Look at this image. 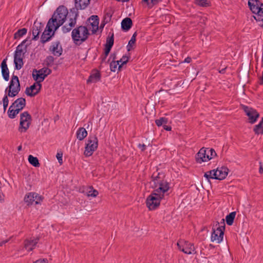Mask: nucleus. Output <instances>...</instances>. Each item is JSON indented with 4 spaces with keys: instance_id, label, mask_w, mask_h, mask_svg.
<instances>
[{
    "instance_id": "14",
    "label": "nucleus",
    "mask_w": 263,
    "mask_h": 263,
    "mask_svg": "<svg viewBox=\"0 0 263 263\" xmlns=\"http://www.w3.org/2000/svg\"><path fill=\"white\" fill-rule=\"evenodd\" d=\"M36 81L37 82L34 83V84L26 88L25 90V93L27 96L30 97H34L40 91L42 87V85L41 82H39V81Z\"/></svg>"
},
{
    "instance_id": "41",
    "label": "nucleus",
    "mask_w": 263,
    "mask_h": 263,
    "mask_svg": "<svg viewBox=\"0 0 263 263\" xmlns=\"http://www.w3.org/2000/svg\"><path fill=\"white\" fill-rule=\"evenodd\" d=\"M98 194L99 193L97 190H94L92 187H90V191L87 193V196L95 197L98 195Z\"/></svg>"
},
{
    "instance_id": "10",
    "label": "nucleus",
    "mask_w": 263,
    "mask_h": 263,
    "mask_svg": "<svg viewBox=\"0 0 263 263\" xmlns=\"http://www.w3.org/2000/svg\"><path fill=\"white\" fill-rule=\"evenodd\" d=\"M43 198L36 193L31 192L26 194L24 197V201L27 205L41 204Z\"/></svg>"
},
{
    "instance_id": "47",
    "label": "nucleus",
    "mask_w": 263,
    "mask_h": 263,
    "mask_svg": "<svg viewBox=\"0 0 263 263\" xmlns=\"http://www.w3.org/2000/svg\"><path fill=\"white\" fill-rule=\"evenodd\" d=\"M111 48H109L107 46H105V57H104V59L108 55V54H109L110 50H111Z\"/></svg>"
},
{
    "instance_id": "60",
    "label": "nucleus",
    "mask_w": 263,
    "mask_h": 263,
    "mask_svg": "<svg viewBox=\"0 0 263 263\" xmlns=\"http://www.w3.org/2000/svg\"><path fill=\"white\" fill-rule=\"evenodd\" d=\"M3 245V243H2V241L0 242V247L2 246Z\"/></svg>"
},
{
    "instance_id": "16",
    "label": "nucleus",
    "mask_w": 263,
    "mask_h": 263,
    "mask_svg": "<svg viewBox=\"0 0 263 263\" xmlns=\"http://www.w3.org/2000/svg\"><path fill=\"white\" fill-rule=\"evenodd\" d=\"M49 51L55 56L60 57L63 52V49L59 41L53 42L49 48Z\"/></svg>"
},
{
    "instance_id": "34",
    "label": "nucleus",
    "mask_w": 263,
    "mask_h": 263,
    "mask_svg": "<svg viewBox=\"0 0 263 263\" xmlns=\"http://www.w3.org/2000/svg\"><path fill=\"white\" fill-rule=\"evenodd\" d=\"M137 35V33L135 32L133 36H132L130 40H129L128 45L127 46L128 51L130 50V49L133 47L134 46L135 42H136V37Z\"/></svg>"
},
{
    "instance_id": "31",
    "label": "nucleus",
    "mask_w": 263,
    "mask_h": 263,
    "mask_svg": "<svg viewBox=\"0 0 263 263\" xmlns=\"http://www.w3.org/2000/svg\"><path fill=\"white\" fill-rule=\"evenodd\" d=\"M235 215L236 212H233L226 216V222L229 226H231L233 224Z\"/></svg>"
},
{
    "instance_id": "45",
    "label": "nucleus",
    "mask_w": 263,
    "mask_h": 263,
    "mask_svg": "<svg viewBox=\"0 0 263 263\" xmlns=\"http://www.w3.org/2000/svg\"><path fill=\"white\" fill-rule=\"evenodd\" d=\"M62 156H63V154L62 153L60 154V153H57V154L56 155L57 158L59 162L61 164H62V163H63Z\"/></svg>"
},
{
    "instance_id": "23",
    "label": "nucleus",
    "mask_w": 263,
    "mask_h": 263,
    "mask_svg": "<svg viewBox=\"0 0 263 263\" xmlns=\"http://www.w3.org/2000/svg\"><path fill=\"white\" fill-rule=\"evenodd\" d=\"M7 59L3 60L1 63L2 73L4 80L6 81L9 79V71L6 63Z\"/></svg>"
},
{
    "instance_id": "28",
    "label": "nucleus",
    "mask_w": 263,
    "mask_h": 263,
    "mask_svg": "<svg viewBox=\"0 0 263 263\" xmlns=\"http://www.w3.org/2000/svg\"><path fill=\"white\" fill-rule=\"evenodd\" d=\"M26 42V40L23 41L22 43L17 46L16 47V50L15 51L14 54L17 55H23L25 52L26 51V46H24V44Z\"/></svg>"
},
{
    "instance_id": "25",
    "label": "nucleus",
    "mask_w": 263,
    "mask_h": 263,
    "mask_svg": "<svg viewBox=\"0 0 263 263\" xmlns=\"http://www.w3.org/2000/svg\"><path fill=\"white\" fill-rule=\"evenodd\" d=\"M101 78V74L99 71L97 70H93L90 76H89L87 82L89 83H96L100 81Z\"/></svg>"
},
{
    "instance_id": "39",
    "label": "nucleus",
    "mask_w": 263,
    "mask_h": 263,
    "mask_svg": "<svg viewBox=\"0 0 263 263\" xmlns=\"http://www.w3.org/2000/svg\"><path fill=\"white\" fill-rule=\"evenodd\" d=\"M206 151H207V155H209L210 160L216 156V153L214 149L208 148H206Z\"/></svg>"
},
{
    "instance_id": "52",
    "label": "nucleus",
    "mask_w": 263,
    "mask_h": 263,
    "mask_svg": "<svg viewBox=\"0 0 263 263\" xmlns=\"http://www.w3.org/2000/svg\"><path fill=\"white\" fill-rule=\"evenodd\" d=\"M151 0H142L143 2L146 3L147 5L149 6V7H152L153 6H152V4L151 3Z\"/></svg>"
},
{
    "instance_id": "43",
    "label": "nucleus",
    "mask_w": 263,
    "mask_h": 263,
    "mask_svg": "<svg viewBox=\"0 0 263 263\" xmlns=\"http://www.w3.org/2000/svg\"><path fill=\"white\" fill-rule=\"evenodd\" d=\"M118 66H119V62L112 61L110 64V68L111 71L115 72Z\"/></svg>"
},
{
    "instance_id": "36",
    "label": "nucleus",
    "mask_w": 263,
    "mask_h": 263,
    "mask_svg": "<svg viewBox=\"0 0 263 263\" xmlns=\"http://www.w3.org/2000/svg\"><path fill=\"white\" fill-rule=\"evenodd\" d=\"M214 172L215 170L208 171L204 173V177H205L208 181H209L210 179H215V173H214Z\"/></svg>"
},
{
    "instance_id": "21",
    "label": "nucleus",
    "mask_w": 263,
    "mask_h": 263,
    "mask_svg": "<svg viewBox=\"0 0 263 263\" xmlns=\"http://www.w3.org/2000/svg\"><path fill=\"white\" fill-rule=\"evenodd\" d=\"M88 24L92 27V33H96L98 29L99 20L97 15H92L88 20Z\"/></svg>"
},
{
    "instance_id": "51",
    "label": "nucleus",
    "mask_w": 263,
    "mask_h": 263,
    "mask_svg": "<svg viewBox=\"0 0 263 263\" xmlns=\"http://www.w3.org/2000/svg\"><path fill=\"white\" fill-rule=\"evenodd\" d=\"M260 166H259V172L260 174H263V164L261 162L259 163Z\"/></svg>"
},
{
    "instance_id": "59",
    "label": "nucleus",
    "mask_w": 263,
    "mask_h": 263,
    "mask_svg": "<svg viewBox=\"0 0 263 263\" xmlns=\"http://www.w3.org/2000/svg\"><path fill=\"white\" fill-rule=\"evenodd\" d=\"M21 149H22V146H19L18 147V151H20V150H21Z\"/></svg>"
},
{
    "instance_id": "12",
    "label": "nucleus",
    "mask_w": 263,
    "mask_h": 263,
    "mask_svg": "<svg viewBox=\"0 0 263 263\" xmlns=\"http://www.w3.org/2000/svg\"><path fill=\"white\" fill-rule=\"evenodd\" d=\"M46 28L47 29L45 30L42 33L41 38V41L43 44L49 41L54 33V31L52 32L53 30H54V25L49 24L48 22L46 26Z\"/></svg>"
},
{
    "instance_id": "17",
    "label": "nucleus",
    "mask_w": 263,
    "mask_h": 263,
    "mask_svg": "<svg viewBox=\"0 0 263 263\" xmlns=\"http://www.w3.org/2000/svg\"><path fill=\"white\" fill-rule=\"evenodd\" d=\"M44 25L41 23L35 21L32 27V31L33 40H36L39 38V35L42 31Z\"/></svg>"
},
{
    "instance_id": "50",
    "label": "nucleus",
    "mask_w": 263,
    "mask_h": 263,
    "mask_svg": "<svg viewBox=\"0 0 263 263\" xmlns=\"http://www.w3.org/2000/svg\"><path fill=\"white\" fill-rule=\"evenodd\" d=\"M163 128L167 131L171 130V129H172L171 127L166 125V124L163 125Z\"/></svg>"
},
{
    "instance_id": "58",
    "label": "nucleus",
    "mask_w": 263,
    "mask_h": 263,
    "mask_svg": "<svg viewBox=\"0 0 263 263\" xmlns=\"http://www.w3.org/2000/svg\"><path fill=\"white\" fill-rule=\"evenodd\" d=\"M9 241V239H6V240H3L2 241V243L4 244H5L7 242H8V241Z\"/></svg>"
},
{
    "instance_id": "27",
    "label": "nucleus",
    "mask_w": 263,
    "mask_h": 263,
    "mask_svg": "<svg viewBox=\"0 0 263 263\" xmlns=\"http://www.w3.org/2000/svg\"><path fill=\"white\" fill-rule=\"evenodd\" d=\"M133 25L131 18L126 17L123 19L121 22V27L123 30L128 31L130 29Z\"/></svg>"
},
{
    "instance_id": "4",
    "label": "nucleus",
    "mask_w": 263,
    "mask_h": 263,
    "mask_svg": "<svg viewBox=\"0 0 263 263\" xmlns=\"http://www.w3.org/2000/svg\"><path fill=\"white\" fill-rule=\"evenodd\" d=\"M89 34L88 30L86 27L80 26L72 30L71 37L74 43L80 45L87 40Z\"/></svg>"
},
{
    "instance_id": "3",
    "label": "nucleus",
    "mask_w": 263,
    "mask_h": 263,
    "mask_svg": "<svg viewBox=\"0 0 263 263\" xmlns=\"http://www.w3.org/2000/svg\"><path fill=\"white\" fill-rule=\"evenodd\" d=\"M248 5L252 13L255 14L254 16V19L258 22L259 25L263 26V4L259 0L249 1Z\"/></svg>"
},
{
    "instance_id": "42",
    "label": "nucleus",
    "mask_w": 263,
    "mask_h": 263,
    "mask_svg": "<svg viewBox=\"0 0 263 263\" xmlns=\"http://www.w3.org/2000/svg\"><path fill=\"white\" fill-rule=\"evenodd\" d=\"M195 3L202 7H207L209 6L207 0H196Z\"/></svg>"
},
{
    "instance_id": "6",
    "label": "nucleus",
    "mask_w": 263,
    "mask_h": 263,
    "mask_svg": "<svg viewBox=\"0 0 263 263\" xmlns=\"http://www.w3.org/2000/svg\"><path fill=\"white\" fill-rule=\"evenodd\" d=\"M98 146V140L96 136H90L86 144L84 155L89 157L92 155Z\"/></svg>"
},
{
    "instance_id": "48",
    "label": "nucleus",
    "mask_w": 263,
    "mask_h": 263,
    "mask_svg": "<svg viewBox=\"0 0 263 263\" xmlns=\"http://www.w3.org/2000/svg\"><path fill=\"white\" fill-rule=\"evenodd\" d=\"M33 263H47V260L46 259H40L36 260Z\"/></svg>"
},
{
    "instance_id": "15",
    "label": "nucleus",
    "mask_w": 263,
    "mask_h": 263,
    "mask_svg": "<svg viewBox=\"0 0 263 263\" xmlns=\"http://www.w3.org/2000/svg\"><path fill=\"white\" fill-rule=\"evenodd\" d=\"M78 15L77 12H72V17L69 18L68 24H65L62 28L64 33L69 32L74 27L76 24Z\"/></svg>"
},
{
    "instance_id": "1",
    "label": "nucleus",
    "mask_w": 263,
    "mask_h": 263,
    "mask_svg": "<svg viewBox=\"0 0 263 263\" xmlns=\"http://www.w3.org/2000/svg\"><path fill=\"white\" fill-rule=\"evenodd\" d=\"M152 178L155 184V187L157 189L154 190L146 199V206L149 210H155L159 206L160 200L164 197V193L169 189L168 183L160 180L161 177L159 173L157 175L154 173Z\"/></svg>"
},
{
    "instance_id": "20",
    "label": "nucleus",
    "mask_w": 263,
    "mask_h": 263,
    "mask_svg": "<svg viewBox=\"0 0 263 263\" xmlns=\"http://www.w3.org/2000/svg\"><path fill=\"white\" fill-rule=\"evenodd\" d=\"M206 149L202 148L197 154L196 160L197 162L201 163L203 162H206L210 160L209 155H207Z\"/></svg>"
},
{
    "instance_id": "19",
    "label": "nucleus",
    "mask_w": 263,
    "mask_h": 263,
    "mask_svg": "<svg viewBox=\"0 0 263 263\" xmlns=\"http://www.w3.org/2000/svg\"><path fill=\"white\" fill-rule=\"evenodd\" d=\"M229 169L224 166L218 167L215 170V179L222 180L228 175Z\"/></svg>"
},
{
    "instance_id": "38",
    "label": "nucleus",
    "mask_w": 263,
    "mask_h": 263,
    "mask_svg": "<svg viewBox=\"0 0 263 263\" xmlns=\"http://www.w3.org/2000/svg\"><path fill=\"white\" fill-rule=\"evenodd\" d=\"M128 61V57L126 56H123L122 58L119 60L117 61L119 62V66H118V69H120L122 66L124 64H126V63Z\"/></svg>"
},
{
    "instance_id": "9",
    "label": "nucleus",
    "mask_w": 263,
    "mask_h": 263,
    "mask_svg": "<svg viewBox=\"0 0 263 263\" xmlns=\"http://www.w3.org/2000/svg\"><path fill=\"white\" fill-rule=\"evenodd\" d=\"M178 248L181 251L187 254H191L195 252V247L193 243L184 240H180L177 243Z\"/></svg>"
},
{
    "instance_id": "44",
    "label": "nucleus",
    "mask_w": 263,
    "mask_h": 263,
    "mask_svg": "<svg viewBox=\"0 0 263 263\" xmlns=\"http://www.w3.org/2000/svg\"><path fill=\"white\" fill-rule=\"evenodd\" d=\"M8 97H9L7 95H5L3 99V106H4V111H6V108L8 105V103H9V100H8Z\"/></svg>"
},
{
    "instance_id": "8",
    "label": "nucleus",
    "mask_w": 263,
    "mask_h": 263,
    "mask_svg": "<svg viewBox=\"0 0 263 263\" xmlns=\"http://www.w3.org/2000/svg\"><path fill=\"white\" fill-rule=\"evenodd\" d=\"M215 226V228H213V232L211 235V241L217 243L221 242L223 239L224 235V226Z\"/></svg>"
},
{
    "instance_id": "49",
    "label": "nucleus",
    "mask_w": 263,
    "mask_h": 263,
    "mask_svg": "<svg viewBox=\"0 0 263 263\" xmlns=\"http://www.w3.org/2000/svg\"><path fill=\"white\" fill-rule=\"evenodd\" d=\"M162 0H151V3L152 4V6H154L155 5L157 4L160 2H161Z\"/></svg>"
},
{
    "instance_id": "22",
    "label": "nucleus",
    "mask_w": 263,
    "mask_h": 263,
    "mask_svg": "<svg viewBox=\"0 0 263 263\" xmlns=\"http://www.w3.org/2000/svg\"><path fill=\"white\" fill-rule=\"evenodd\" d=\"M26 105V100L23 98H20L16 99L10 106V108H15L18 109L19 111L22 110Z\"/></svg>"
},
{
    "instance_id": "37",
    "label": "nucleus",
    "mask_w": 263,
    "mask_h": 263,
    "mask_svg": "<svg viewBox=\"0 0 263 263\" xmlns=\"http://www.w3.org/2000/svg\"><path fill=\"white\" fill-rule=\"evenodd\" d=\"M168 122V119L165 117L160 118L159 119H157L155 121V123L158 126H160L162 125L167 124Z\"/></svg>"
},
{
    "instance_id": "24",
    "label": "nucleus",
    "mask_w": 263,
    "mask_h": 263,
    "mask_svg": "<svg viewBox=\"0 0 263 263\" xmlns=\"http://www.w3.org/2000/svg\"><path fill=\"white\" fill-rule=\"evenodd\" d=\"M90 4V0H75V8L79 10L85 9Z\"/></svg>"
},
{
    "instance_id": "46",
    "label": "nucleus",
    "mask_w": 263,
    "mask_h": 263,
    "mask_svg": "<svg viewBox=\"0 0 263 263\" xmlns=\"http://www.w3.org/2000/svg\"><path fill=\"white\" fill-rule=\"evenodd\" d=\"M46 62L48 64L52 63L54 62V58L52 56L47 57Z\"/></svg>"
},
{
    "instance_id": "56",
    "label": "nucleus",
    "mask_w": 263,
    "mask_h": 263,
    "mask_svg": "<svg viewBox=\"0 0 263 263\" xmlns=\"http://www.w3.org/2000/svg\"><path fill=\"white\" fill-rule=\"evenodd\" d=\"M259 80H260V84H261V85H263V71H262V76L260 78Z\"/></svg>"
},
{
    "instance_id": "18",
    "label": "nucleus",
    "mask_w": 263,
    "mask_h": 263,
    "mask_svg": "<svg viewBox=\"0 0 263 263\" xmlns=\"http://www.w3.org/2000/svg\"><path fill=\"white\" fill-rule=\"evenodd\" d=\"M39 240V238L38 237L26 239L24 241V248L28 251H31L35 248L36 244L38 243Z\"/></svg>"
},
{
    "instance_id": "11",
    "label": "nucleus",
    "mask_w": 263,
    "mask_h": 263,
    "mask_svg": "<svg viewBox=\"0 0 263 263\" xmlns=\"http://www.w3.org/2000/svg\"><path fill=\"white\" fill-rule=\"evenodd\" d=\"M51 72V70L50 69L44 67L39 70H34L32 73V77L35 81H39V82H42Z\"/></svg>"
},
{
    "instance_id": "32",
    "label": "nucleus",
    "mask_w": 263,
    "mask_h": 263,
    "mask_svg": "<svg viewBox=\"0 0 263 263\" xmlns=\"http://www.w3.org/2000/svg\"><path fill=\"white\" fill-rule=\"evenodd\" d=\"M19 112L18 109H16L15 108H11L10 106L8 111V115L10 118L13 119L19 113Z\"/></svg>"
},
{
    "instance_id": "7",
    "label": "nucleus",
    "mask_w": 263,
    "mask_h": 263,
    "mask_svg": "<svg viewBox=\"0 0 263 263\" xmlns=\"http://www.w3.org/2000/svg\"><path fill=\"white\" fill-rule=\"evenodd\" d=\"M31 117L27 111H24L20 115V122L18 131L26 132L31 124Z\"/></svg>"
},
{
    "instance_id": "35",
    "label": "nucleus",
    "mask_w": 263,
    "mask_h": 263,
    "mask_svg": "<svg viewBox=\"0 0 263 263\" xmlns=\"http://www.w3.org/2000/svg\"><path fill=\"white\" fill-rule=\"evenodd\" d=\"M27 29L24 28L21 29H19L17 30L16 32L15 33L14 37V39H16L17 38H19L24 35L26 34L27 33Z\"/></svg>"
},
{
    "instance_id": "54",
    "label": "nucleus",
    "mask_w": 263,
    "mask_h": 263,
    "mask_svg": "<svg viewBox=\"0 0 263 263\" xmlns=\"http://www.w3.org/2000/svg\"><path fill=\"white\" fill-rule=\"evenodd\" d=\"M139 147L141 149V151H143L145 150V145L144 144H139V145H138Z\"/></svg>"
},
{
    "instance_id": "53",
    "label": "nucleus",
    "mask_w": 263,
    "mask_h": 263,
    "mask_svg": "<svg viewBox=\"0 0 263 263\" xmlns=\"http://www.w3.org/2000/svg\"><path fill=\"white\" fill-rule=\"evenodd\" d=\"M0 201L1 202H4V195L1 193H0Z\"/></svg>"
},
{
    "instance_id": "29",
    "label": "nucleus",
    "mask_w": 263,
    "mask_h": 263,
    "mask_svg": "<svg viewBox=\"0 0 263 263\" xmlns=\"http://www.w3.org/2000/svg\"><path fill=\"white\" fill-rule=\"evenodd\" d=\"M87 135V132L85 128L80 127L77 132V137L80 140H83Z\"/></svg>"
},
{
    "instance_id": "13",
    "label": "nucleus",
    "mask_w": 263,
    "mask_h": 263,
    "mask_svg": "<svg viewBox=\"0 0 263 263\" xmlns=\"http://www.w3.org/2000/svg\"><path fill=\"white\" fill-rule=\"evenodd\" d=\"M242 108L246 115L248 116L250 122L251 123H254L255 122L259 116V113H258L256 110L253 108H250L245 105H243Z\"/></svg>"
},
{
    "instance_id": "5",
    "label": "nucleus",
    "mask_w": 263,
    "mask_h": 263,
    "mask_svg": "<svg viewBox=\"0 0 263 263\" xmlns=\"http://www.w3.org/2000/svg\"><path fill=\"white\" fill-rule=\"evenodd\" d=\"M21 86L18 77L13 75L8 87L5 90L9 97H14L20 92Z\"/></svg>"
},
{
    "instance_id": "40",
    "label": "nucleus",
    "mask_w": 263,
    "mask_h": 263,
    "mask_svg": "<svg viewBox=\"0 0 263 263\" xmlns=\"http://www.w3.org/2000/svg\"><path fill=\"white\" fill-rule=\"evenodd\" d=\"M114 44V34L110 37H109L107 39L106 43L105 44L106 46L108 47L109 48H111Z\"/></svg>"
},
{
    "instance_id": "26",
    "label": "nucleus",
    "mask_w": 263,
    "mask_h": 263,
    "mask_svg": "<svg viewBox=\"0 0 263 263\" xmlns=\"http://www.w3.org/2000/svg\"><path fill=\"white\" fill-rule=\"evenodd\" d=\"M23 55H17L14 54V62L15 64V68L16 69L19 70L21 69L23 65Z\"/></svg>"
},
{
    "instance_id": "2",
    "label": "nucleus",
    "mask_w": 263,
    "mask_h": 263,
    "mask_svg": "<svg viewBox=\"0 0 263 263\" xmlns=\"http://www.w3.org/2000/svg\"><path fill=\"white\" fill-rule=\"evenodd\" d=\"M68 13V10L65 6H59L53 14L52 17L48 21L49 24L54 25V30H56L64 23Z\"/></svg>"
},
{
    "instance_id": "33",
    "label": "nucleus",
    "mask_w": 263,
    "mask_h": 263,
    "mask_svg": "<svg viewBox=\"0 0 263 263\" xmlns=\"http://www.w3.org/2000/svg\"><path fill=\"white\" fill-rule=\"evenodd\" d=\"M28 161L29 163L35 167L40 166L39 160L36 157H33L32 155H29L28 157Z\"/></svg>"
},
{
    "instance_id": "30",
    "label": "nucleus",
    "mask_w": 263,
    "mask_h": 263,
    "mask_svg": "<svg viewBox=\"0 0 263 263\" xmlns=\"http://www.w3.org/2000/svg\"><path fill=\"white\" fill-rule=\"evenodd\" d=\"M253 130L255 134H263V118L259 124L254 126Z\"/></svg>"
},
{
    "instance_id": "57",
    "label": "nucleus",
    "mask_w": 263,
    "mask_h": 263,
    "mask_svg": "<svg viewBox=\"0 0 263 263\" xmlns=\"http://www.w3.org/2000/svg\"><path fill=\"white\" fill-rule=\"evenodd\" d=\"M226 69V67L224 68H222V69L219 70V72L221 73H224V72H225Z\"/></svg>"
},
{
    "instance_id": "55",
    "label": "nucleus",
    "mask_w": 263,
    "mask_h": 263,
    "mask_svg": "<svg viewBox=\"0 0 263 263\" xmlns=\"http://www.w3.org/2000/svg\"><path fill=\"white\" fill-rule=\"evenodd\" d=\"M191 62V58L190 57H187L185 59L184 62L189 63Z\"/></svg>"
}]
</instances>
